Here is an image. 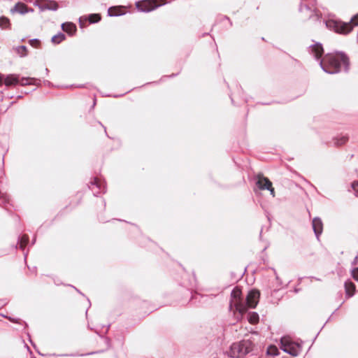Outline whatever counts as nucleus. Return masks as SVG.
<instances>
[{
	"label": "nucleus",
	"mask_w": 358,
	"mask_h": 358,
	"mask_svg": "<svg viewBox=\"0 0 358 358\" xmlns=\"http://www.w3.org/2000/svg\"><path fill=\"white\" fill-rule=\"evenodd\" d=\"M312 227L315 236L319 239L320 236L323 231V223L320 217H314L312 221Z\"/></svg>",
	"instance_id": "9d476101"
},
{
	"label": "nucleus",
	"mask_w": 358,
	"mask_h": 358,
	"mask_svg": "<svg viewBox=\"0 0 358 358\" xmlns=\"http://www.w3.org/2000/svg\"><path fill=\"white\" fill-rule=\"evenodd\" d=\"M256 185L259 189L264 190L271 187L272 182L266 177L258 176L256 180Z\"/></svg>",
	"instance_id": "9b49d317"
},
{
	"label": "nucleus",
	"mask_w": 358,
	"mask_h": 358,
	"mask_svg": "<svg viewBox=\"0 0 358 358\" xmlns=\"http://www.w3.org/2000/svg\"><path fill=\"white\" fill-rule=\"evenodd\" d=\"M40 41L38 38H33L29 41L30 45L34 48H38L40 45Z\"/></svg>",
	"instance_id": "a878e982"
},
{
	"label": "nucleus",
	"mask_w": 358,
	"mask_h": 358,
	"mask_svg": "<svg viewBox=\"0 0 358 358\" xmlns=\"http://www.w3.org/2000/svg\"><path fill=\"white\" fill-rule=\"evenodd\" d=\"M191 294H192V296H191V299L190 300H192V301L194 300V299H197V298L199 296L201 297V298L203 297V296H201V295H200V294H199L197 293H194V294L191 293Z\"/></svg>",
	"instance_id": "7c9ffc66"
},
{
	"label": "nucleus",
	"mask_w": 358,
	"mask_h": 358,
	"mask_svg": "<svg viewBox=\"0 0 358 358\" xmlns=\"http://www.w3.org/2000/svg\"><path fill=\"white\" fill-rule=\"evenodd\" d=\"M328 27L332 28L336 33L348 34L355 26L358 25V13L354 15L349 22L339 20H329L326 22Z\"/></svg>",
	"instance_id": "f03ea898"
},
{
	"label": "nucleus",
	"mask_w": 358,
	"mask_h": 358,
	"mask_svg": "<svg viewBox=\"0 0 358 358\" xmlns=\"http://www.w3.org/2000/svg\"><path fill=\"white\" fill-rule=\"evenodd\" d=\"M352 276L355 280L358 281V267L352 270Z\"/></svg>",
	"instance_id": "cd10ccee"
},
{
	"label": "nucleus",
	"mask_w": 358,
	"mask_h": 358,
	"mask_svg": "<svg viewBox=\"0 0 358 358\" xmlns=\"http://www.w3.org/2000/svg\"><path fill=\"white\" fill-rule=\"evenodd\" d=\"M27 253H25V254H24V257H25V258L27 257Z\"/></svg>",
	"instance_id": "c03bdc74"
},
{
	"label": "nucleus",
	"mask_w": 358,
	"mask_h": 358,
	"mask_svg": "<svg viewBox=\"0 0 358 358\" xmlns=\"http://www.w3.org/2000/svg\"><path fill=\"white\" fill-rule=\"evenodd\" d=\"M6 304V302H4V301H0V306H4Z\"/></svg>",
	"instance_id": "4c0bfd02"
},
{
	"label": "nucleus",
	"mask_w": 358,
	"mask_h": 358,
	"mask_svg": "<svg viewBox=\"0 0 358 358\" xmlns=\"http://www.w3.org/2000/svg\"><path fill=\"white\" fill-rule=\"evenodd\" d=\"M352 188L353 189V190L358 193V180L357 181H354L352 185Z\"/></svg>",
	"instance_id": "c756f323"
},
{
	"label": "nucleus",
	"mask_w": 358,
	"mask_h": 358,
	"mask_svg": "<svg viewBox=\"0 0 358 358\" xmlns=\"http://www.w3.org/2000/svg\"><path fill=\"white\" fill-rule=\"evenodd\" d=\"M17 98H18V99H20V98H22V96H20H20H18V97H17Z\"/></svg>",
	"instance_id": "a18cd8bd"
},
{
	"label": "nucleus",
	"mask_w": 358,
	"mask_h": 358,
	"mask_svg": "<svg viewBox=\"0 0 358 358\" xmlns=\"http://www.w3.org/2000/svg\"><path fill=\"white\" fill-rule=\"evenodd\" d=\"M66 39V36L63 33H59L52 37V42L55 44H59Z\"/></svg>",
	"instance_id": "b1692460"
},
{
	"label": "nucleus",
	"mask_w": 358,
	"mask_h": 358,
	"mask_svg": "<svg viewBox=\"0 0 358 358\" xmlns=\"http://www.w3.org/2000/svg\"><path fill=\"white\" fill-rule=\"evenodd\" d=\"M294 292H299V289H294Z\"/></svg>",
	"instance_id": "79ce46f5"
},
{
	"label": "nucleus",
	"mask_w": 358,
	"mask_h": 358,
	"mask_svg": "<svg viewBox=\"0 0 358 358\" xmlns=\"http://www.w3.org/2000/svg\"><path fill=\"white\" fill-rule=\"evenodd\" d=\"M123 14L124 13L121 10V8L118 6H111L108 9V15L110 17H117Z\"/></svg>",
	"instance_id": "aec40b11"
},
{
	"label": "nucleus",
	"mask_w": 358,
	"mask_h": 358,
	"mask_svg": "<svg viewBox=\"0 0 358 358\" xmlns=\"http://www.w3.org/2000/svg\"><path fill=\"white\" fill-rule=\"evenodd\" d=\"M276 352H278V349L275 348V347H272L271 346L268 349V351H267V353L268 355H273V356H275L277 355Z\"/></svg>",
	"instance_id": "bb28decb"
},
{
	"label": "nucleus",
	"mask_w": 358,
	"mask_h": 358,
	"mask_svg": "<svg viewBox=\"0 0 358 358\" xmlns=\"http://www.w3.org/2000/svg\"><path fill=\"white\" fill-rule=\"evenodd\" d=\"M334 143L336 146H341L346 143L348 141V136H337L334 138Z\"/></svg>",
	"instance_id": "4be33fe9"
},
{
	"label": "nucleus",
	"mask_w": 358,
	"mask_h": 358,
	"mask_svg": "<svg viewBox=\"0 0 358 358\" xmlns=\"http://www.w3.org/2000/svg\"><path fill=\"white\" fill-rule=\"evenodd\" d=\"M267 190H268L271 193V194L274 197L275 196V190H274V188L271 186V187H268V189H267Z\"/></svg>",
	"instance_id": "473e14b6"
},
{
	"label": "nucleus",
	"mask_w": 358,
	"mask_h": 358,
	"mask_svg": "<svg viewBox=\"0 0 358 358\" xmlns=\"http://www.w3.org/2000/svg\"><path fill=\"white\" fill-rule=\"evenodd\" d=\"M29 243V236L26 234L19 236L17 239V243L15 245V249L19 248L20 250H24L25 247Z\"/></svg>",
	"instance_id": "a211bd4d"
},
{
	"label": "nucleus",
	"mask_w": 358,
	"mask_h": 358,
	"mask_svg": "<svg viewBox=\"0 0 358 358\" xmlns=\"http://www.w3.org/2000/svg\"><path fill=\"white\" fill-rule=\"evenodd\" d=\"M10 20L5 16H1L0 17V28H1L2 29H10Z\"/></svg>",
	"instance_id": "5701e85b"
},
{
	"label": "nucleus",
	"mask_w": 358,
	"mask_h": 358,
	"mask_svg": "<svg viewBox=\"0 0 358 358\" xmlns=\"http://www.w3.org/2000/svg\"><path fill=\"white\" fill-rule=\"evenodd\" d=\"M15 52L20 57H25L27 55V48L25 45H20L15 48Z\"/></svg>",
	"instance_id": "393cba45"
},
{
	"label": "nucleus",
	"mask_w": 358,
	"mask_h": 358,
	"mask_svg": "<svg viewBox=\"0 0 358 358\" xmlns=\"http://www.w3.org/2000/svg\"><path fill=\"white\" fill-rule=\"evenodd\" d=\"M101 19L99 13H92L88 15H83L79 18V24L81 28L85 27V22H89L90 24L99 22Z\"/></svg>",
	"instance_id": "1a4fd4ad"
},
{
	"label": "nucleus",
	"mask_w": 358,
	"mask_h": 358,
	"mask_svg": "<svg viewBox=\"0 0 358 358\" xmlns=\"http://www.w3.org/2000/svg\"><path fill=\"white\" fill-rule=\"evenodd\" d=\"M345 294L348 298L352 297L355 292L356 286L351 280H347L344 283Z\"/></svg>",
	"instance_id": "dca6fc26"
},
{
	"label": "nucleus",
	"mask_w": 358,
	"mask_h": 358,
	"mask_svg": "<svg viewBox=\"0 0 358 358\" xmlns=\"http://www.w3.org/2000/svg\"><path fill=\"white\" fill-rule=\"evenodd\" d=\"M62 356H74V355H73V354H71V355H62Z\"/></svg>",
	"instance_id": "ea45409f"
},
{
	"label": "nucleus",
	"mask_w": 358,
	"mask_h": 358,
	"mask_svg": "<svg viewBox=\"0 0 358 358\" xmlns=\"http://www.w3.org/2000/svg\"><path fill=\"white\" fill-rule=\"evenodd\" d=\"M58 7L57 3L53 1L45 2L41 6L42 10H50L54 11L57 10Z\"/></svg>",
	"instance_id": "6ab92c4d"
},
{
	"label": "nucleus",
	"mask_w": 358,
	"mask_h": 358,
	"mask_svg": "<svg viewBox=\"0 0 358 358\" xmlns=\"http://www.w3.org/2000/svg\"><path fill=\"white\" fill-rule=\"evenodd\" d=\"M259 296L260 292L259 290L252 289L249 291L244 301L247 309L248 308H255L259 303Z\"/></svg>",
	"instance_id": "6e6552de"
},
{
	"label": "nucleus",
	"mask_w": 358,
	"mask_h": 358,
	"mask_svg": "<svg viewBox=\"0 0 358 358\" xmlns=\"http://www.w3.org/2000/svg\"><path fill=\"white\" fill-rule=\"evenodd\" d=\"M103 206H106V202H105V201H103Z\"/></svg>",
	"instance_id": "37998d69"
},
{
	"label": "nucleus",
	"mask_w": 358,
	"mask_h": 358,
	"mask_svg": "<svg viewBox=\"0 0 358 358\" xmlns=\"http://www.w3.org/2000/svg\"><path fill=\"white\" fill-rule=\"evenodd\" d=\"M4 83V75L0 73V86Z\"/></svg>",
	"instance_id": "72a5a7b5"
},
{
	"label": "nucleus",
	"mask_w": 358,
	"mask_h": 358,
	"mask_svg": "<svg viewBox=\"0 0 358 358\" xmlns=\"http://www.w3.org/2000/svg\"><path fill=\"white\" fill-rule=\"evenodd\" d=\"M229 308L230 310L234 309L241 315L247 311V307L242 297L241 290L238 287L234 288L231 292Z\"/></svg>",
	"instance_id": "39448f33"
},
{
	"label": "nucleus",
	"mask_w": 358,
	"mask_h": 358,
	"mask_svg": "<svg viewBox=\"0 0 358 358\" xmlns=\"http://www.w3.org/2000/svg\"><path fill=\"white\" fill-rule=\"evenodd\" d=\"M299 11L303 13L305 11H308L310 14L308 16L309 19H313V20L317 21L320 18V13L315 10H311V8L307 5H301L299 8Z\"/></svg>",
	"instance_id": "4468645a"
},
{
	"label": "nucleus",
	"mask_w": 358,
	"mask_h": 358,
	"mask_svg": "<svg viewBox=\"0 0 358 358\" xmlns=\"http://www.w3.org/2000/svg\"><path fill=\"white\" fill-rule=\"evenodd\" d=\"M253 347L254 344L251 341L243 340L231 345L229 355L232 357L239 358L250 352Z\"/></svg>",
	"instance_id": "7ed1b4c3"
},
{
	"label": "nucleus",
	"mask_w": 358,
	"mask_h": 358,
	"mask_svg": "<svg viewBox=\"0 0 358 358\" xmlns=\"http://www.w3.org/2000/svg\"><path fill=\"white\" fill-rule=\"evenodd\" d=\"M1 315L2 317H6V318L8 317L7 315H5V313L1 314Z\"/></svg>",
	"instance_id": "a19ab883"
},
{
	"label": "nucleus",
	"mask_w": 358,
	"mask_h": 358,
	"mask_svg": "<svg viewBox=\"0 0 358 358\" xmlns=\"http://www.w3.org/2000/svg\"><path fill=\"white\" fill-rule=\"evenodd\" d=\"M310 54L315 59L320 61L322 69L329 74H334L342 71L348 72L349 69V59L343 52H339L336 55H327L323 59L324 49L321 43H316L310 46Z\"/></svg>",
	"instance_id": "f257e3e1"
},
{
	"label": "nucleus",
	"mask_w": 358,
	"mask_h": 358,
	"mask_svg": "<svg viewBox=\"0 0 358 358\" xmlns=\"http://www.w3.org/2000/svg\"><path fill=\"white\" fill-rule=\"evenodd\" d=\"M357 261H358V256H356L354 259V260L352 261V265H356L357 264Z\"/></svg>",
	"instance_id": "c9c22d12"
},
{
	"label": "nucleus",
	"mask_w": 358,
	"mask_h": 358,
	"mask_svg": "<svg viewBox=\"0 0 358 358\" xmlns=\"http://www.w3.org/2000/svg\"><path fill=\"white\" fill-rule=\"evenodd\" d=\"M259 317L256 312H249L248 315V320L251 324H256L259 322Z\"/></svg>",
	"instance_id": "412c9836"
},
{
	"label": "nucleus",
	"mask_w": 358,
	"mask_h": 358,
	"mask_svg": "<svg viewBox=\"0 0 358 358\" xmlns=\"http://www.w3.org/2000/svg\"><path fill=\"white\" fill-rule=\"evenodd\" d=\"M62 29L67 33L69 36H73L76 31L77 28L74 23L71 22H66L62 24Z\"/></svg>",
	"instance_id": "2eb2a0df"
},
{
	"label": "nucleus",
	"mask_w": 358,
	"mask_h": 358,
	"mask_svg": "<svg viewBox=\"0 0 358 358\" xmlns=\"http://www.w3.org/2000/svg\"><path fill=\"white\" fill-rule=\"evenodd\" d=\"M163 4V3L158 2L157 0H142L137 1L136 3V6L138 10L144 13H148L154 10Z\"/></svg>",
	"instance_id": "423d86ee"
},
{
	"label": "nucleus",
	"mask_w": 358,
	"mask_h": 358,
	"mask_svg": "<svg viewBox=\"0 0 358 358\" xmlns=\"http://www.w3.org/2000/svg\"><path fill=\"white\" fill-rule=\"evenodd\" d=\"M40 83V80L34 78L30 77H20V82L18 84H20L22 86L25 85H38Z\"/></svg>",
	"instance_id": "f3484780"
},
{
	"label": "nucleus",
	"mask_w": 358,
	"mask_h": 358,
	"mask_svg": "<svg viewBox=\"0 0 358 358\" xmlns=\"http://www.w3.org/2000/svg\"><path fill=\"white\" fill-rule=\"evenodd\" d=\"M14 103H15V101H12V102L9 104V106L7 107V108L6 109V110H8L9 109V108H10V106H12Z\"/></svg>",
	"instance_id": "e433bc0d"
},
{
	"label": "nucleus",
	"mask_w": 358,
	"mask_h": 358,
	"mask_svg": "<svg viewBox=\"0 0 358 358\" xmlns=\"http://www.w3.org/2000/svg\"><path fill=\"white\" fill-rule=\"evenodd\" d=\"M33 8H28L26 4L22 2H17L15 6L10 9L12 13H18L21 15H24L29 12H33Z\"/></svg>",
	"instance_id": "f8f14e48"
},
{
	"label": "nucleus",
	"mask_w": 358,
	"mask_h": 358,
	"mask_svg": "<svg viewBox=\"0 0 358 358\" xmlns=\"http://www.w3.org/2000/svg\"><path fill=\"white\" fill-rule=\"evenodd\" d=\"M36 242V237L34 238V239L32 240V243L31 244L34 245Z\"/></svg>",
	"instance_id": "58836bf2"
},
{
	"label": "nucleus",
	"mask_w": 358,
	"mask_h": 358,
	"mask_svg": "<svg viewBox=\"0 0 358 358\" xmlns=\"http://www.w3.org/2000/svg\"><path fill=\"white\" fill-rule=\"evenodd\" d=\"M20 82V75L8 74L4 76V84L6 87L15 86Z\"/></svg>",
	"instance_id": "ddd939ff"
},
{
	"label": "nucleus",
	"mask_w": 358,
	"mask_h": 358,
	"mask_svg": "<svg viewBox=\"0 0 358 358\" xmlns=\"http://www.w3.org/2000/svg\"><path fill=\"white\" fill-rule=\"evenodd\" d=\"M222 19L224 20L228 21L229 23V25L231 27L232 26V22L230 20V19L227 16H224Z\"/></svg>",
	"instance_id": "f704fd0d"
},
{
	"label": "nucleus",
	"mask_w": 358,
	"mask_h": 358,
	"mask_svg": "<svg viewBox=\"0 0 358 358\" xmlns=\"http://www.w3.org/2000/svg\"><path fill=\"white\" fill-rule=\"evenodd\" d=\"M6 318H7L8 320H10V322H15V323H19V322H19V321H20V320H19V319H15V318H13V317H9V316H8Z\"/></svg>",
	"instance_id": "2f4dec72"
},
{
	"label": "nucleus",
	"mask_w": 358,
	"mask_h": 358,
	"mask_svg": "<svg viewBox=\"0 0 358 358\" xmlns=\"http://www.w3.org/2000/svg\"><path fill=\"white\" fill-rule=\"evenodd\" d=\"M272 270L273 271L274 274H275V280H276L277 283H278V287L281 286V285H282V280L280 279L279 276L278 275V274H277V272H276L275 269V268H272Z\"/></svg>",
	"instance_id": "c85d7f7f"
},
{
	"label": "nucleus",
	"mask_w": 358,
	"mask_h": 358,
	"mask_svg": "<svg viewBox=\"0 0 358 358\" xmlns=\"http://www.w3.org/2000/svg\"><path fill=\"white\" fill-rule=\"evenodd\" d=\"M89 188L92 189L94 195L97 196L99 194L106 192V182L99 178H94L93 180L90 182Z\"/></svg>",
	"instance_id": "0eeeda50"
},
{
	"label": "nucleus",
	"mask_w": 358,
	"mask_h": 358,
	"mask_svg": "<svg viewBox=\"0 0 358 358\" xmlns=\"http://www.w3.org/2000/svg\"><path fill=\"white\" fill-rule=\"evenodd\" d=\"M302 343L301 341L300 342L294 341L288 336H283L280 339V348L285 352L293 357H296L302 351Z\"/></svg>",
	"instance_id": "20e7f679"
}]
</instances>
